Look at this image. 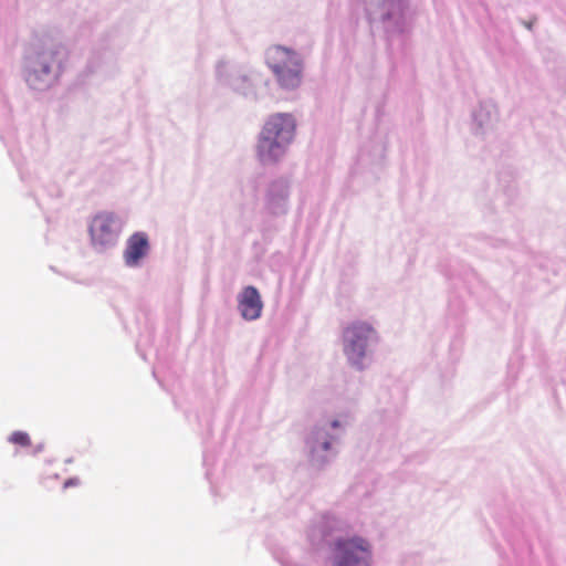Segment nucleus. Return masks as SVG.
Returning a JSON list of instances; mask_svg holds the SVG:
<instances>
[{
    "instance_id": "obj_1",
    "label": "nucleus",
    "mask_w": 566,
    "mask_h": 566,
    "mask_svg": "<svg viewBox=\"0 0 566 566\" xmlns=\"http://www.w3.org/2000/svg\"><path fill=\"white\" fill-rule=\"evenodd\" d=\"M295 119L290 114L277 113L266 120L258 143V156L263 163H275L294 138Z\"/></svg>"
},
{
    "instance_id": "obj_2",
    "label": "nucleus",
    "mask_w": 566,
    "mask_h": 566,
    "mask_svg": "<svg viewBox=\"0 0 566 566\" xmlns=\"http://www.w3.org/2000/svg\"><path fill=\"white\" fill-rule=\"evenodd\" d=\"M265 61L282 87L295 88L301 84L302 61L293 50L273 45L266 50Z\"/></svg>"
},
{
    "instance_id": "obj_3",
    "label": "nucleus",
    "mask_w": 566,
    "mask_h": 566,
    "mask_svg": "<svg viewBox=\"0 0 566 566\" xmlns=\"http://www.w3.org/2000/svg\"><path fill=\"white\" fill-rule=\"evenodd\" d=\"M370 543L360 536L338 538L334 547V566H370Z\"/></svg>"
},
{
    "instance_id": "obj_4",
    "label": "nucleus",
    "mask_w": 566,
    "mask_h": 566,
    "mask_svg": "<svg viewBox=\"0 0 566 566\" xmlns=\"http://www.w3.org/2000/svg\"><path fill=\"white\" fill-rule=\"evenodd\" d=\"M88 232L94 247L103 249L114 245L117 241L119 227L113 212H99L90 223Z\"/></svg>"
},
{
    "instance_id": "obj_5",
    "label": "nucleus",
    "mask_w": 566,
    "mask_h": 566,
    "mask_svg": "<svg viewBox=\"0 0 566 566\" xmlns=\"http://www.w3.org/2000/svg\"><path fill=\"white\" fill-rule=\"evenodd\" d=\"M347 350L353 354H364L378 339L375 329L367 323H354L343 334Z\"/></svg>"
},
{
    "instance_id": "obj_6",
    "label": "nucleus",
    "mask_w": 566,
    "mask_h": 566,
    "mask_svg": "<svg viewBox=\"0 0 566 566\" xmlns=\"http://www.w3.org/2000/svg\"><path fill=\"white\" fill-rule=\"evenodd\" d=\"M238 308L247 321H254L261 316L263 303L254 286H245L238 295Z\"/></svg>"
},
{
    "instance_id": "obj_7",
    "label": "nucleus",
    "mask_w": 566,
    "mask_h": 566,
    "mask_svg": "<svg viewBox=\"0 0 566 566\" xmlns=\"http://www.w3.org/2000/svg\"><path fill=\"white\" fill-rule=\"evenodd\" d=\"M149 250L148 238L143 232L132 234L124 251L125 263L129 266H135L147 254Z\"/></svg>"
},
{
    "instance_id": "obj_8",
    "label": "nucleus",
    "mask_w": 566,
    "mask_h": 566,
    "mask_svg": "<svg viewBox=\"0 0 566 566\" xmlns=\"http://www.w3.org/2000/svg\"><path fill=\"white\" fill-rule=\"evenodd\" d=\"M9 442L20 446L22 448H27L31 446V438L24 431H14L8 438Z\"/></svg>"
},
{
    "instance_id": "obj_9",
    "label": "nucleus",
    "mask_w": 566,
    "mask_h": 566,
    "mask_svg": "<svg viewBox=\"0 0 566 566\" xmlns=\"http://www.w3.org/2000/svg\"><path fill=\"white\" fill-rule=\"evenodd\" d=\"M49 55H50V57H52V56H53V53H45V52H43V53H41V54L39 55V60H40V63H41V65H42V72H43V73H45V74H49V73H50V71H51V67H50V65L48 64V56H49Z\"/></svg>"
},
{
    "instance_id": "obj_10",
    "label": "nucleus",
    "mask_w": 566,
    "mask_h": 566,
    "mask_svg": "<svg viewBox=\"0 0 566 566\" xmlns=\"http://www.w3.org/2000/svg\"><path fill=\"white\" fill-rule=\"evenodd\" d=\"M77 483V480H74V479H71V480H67L65 483H64V486L65 488H69L71 485H75Z\"/></svg>"
}]
</instances>
